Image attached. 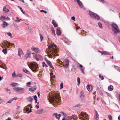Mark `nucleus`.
<instances>
[{
  "mask_svg": "<svg viewBox=\"0 0 120 120\" xmlns=\"http://www.w3.org/2000/svg\"><path fill=\"white\" fill-rule=\"evenodd\" d=\"M46 61L47 62V64L49 65V66H50L53 70H54V67L52 65L51 62L49 61L48 60H46Z\"/></svg>",
  "mask_w": 120,
  "mask_h": 120,
  "instance_id": "10",
  "label": "nucleus"
},
{
  "mask_svg": "<svg viewBox=\"0 0 120 120\" xmlns=\"http://www.w3.org/2000/svg\"><path fill=\"white\" fill-rule=\"evenodd\" d=\"M104 54L105 55H109V53L107 52L104 51L103 52V53H102V55Z\"/></svg>",
  "mask_w": 120,
  "mask_h": 120,
  "instance_id": "31",
  "label": "nucleus"
},
{
  "mask_svg": "<svg viewBox=\"0 0 120 120\" xmlns=\"http://www.w3.org/2000/svg\"><path fill=\"white\" fill-rule=\"evenodd\" d=\"M86 88L89 91L90 90V85H87L86 86Z\"/></svg>",
  "mask_w": 120,
  "mask_h": 120,
  "instance_id": "43",
  "label": "nucleus"
},
{
  "mask_svg": "<svg viewBox=\"0 0 120 120\" xmlns=\"http://www.w3.org/2000/svg\"><path fill=\"white\" fill-rule=\"evenodd\" d=\"M39 35L41 41H42L43 39L44 38L41 34H39Z\"/></svg>",
  "mask_w": 120,
  "mask_h": 120,
  "instance_id": "34",
  "label": "nucleus"
},
{
  "mask_svg": "<svg viewBox=\"0 0 120 120\" xmlns=\"http://www.w3.org/2000/svg\"><path fill=\"white\" fill-rule=\"evenodd\" d=\"M40 12H44L45 13H47V12L46 11H45L44 10H40Z\"/></svg>",
  "mask_w": 120,
  "mask_h": 120,
  "instance_id": "53",
  "label": "nucleus"
},
{
  "mask_svg": "<svg viewBox=\"0 0 120 120\" xmlns=\"http://www.w3.org/2000/svg\"><path fill=\"white\" fill-rule=\"evenodd\" d=\"M56 34L58 36H60L61 34V31L60 28H57Z\"/></svg>",
  "mask_w": 120,
  "mask_h": 120,
  "instance_id": "14",
  "label": "nucleus"
},
{
  "mask_svg": "<svg viewBox=\"0 0 120 120\" xmlns=\"http://www.w3.org/2000/svg\"><path fill=\"white\" fill-rule=\"evenodd\" d=\"M2 52L5 54H6L7 53V50L6 49H4Z\"/></svg>",
  "mask_w": 120,
  "mask_h": 120,
  "instance_id": "28",
  "label": "nucleus"
},
{
  "mask_svg": "<svg viewBox=\"0 0 120 120\" xmlns=\"http://www.w3.org/2000/svg\"><path fill=\"white\" fill-rule=\"evenodd\" d=\"M112 27L115 30H116L118 33L120 32V31L119 30L117 29V25L115 23H113L112 24Z\"/></svg>",
  "mask_w": 120,
  "mask_h": 120,
  "instance_id": "7",
  "label": "nucleus"
},
{
  "mask_svg": "<svg viewBox=\"0 0 120 120\" xmlns=\"http://www.w3.org/2000/svg\"><path fill=\"white\" fill-rule=\"evenodd\" d=\"M30 68L34 72L36 71L38 68V64L35 62H33L31 64V65H28Z\"/></svg>",
  "mask_w": 120,
  "mask_h": 120,
  "instance_id": "2",
  "label": "nucleus"
},
{
  "mask_svg": "<svg viewBox=\"0 0 120 120\" xmlns=\"http://www.w3.org/2000/svg\"><path fill=\"white\" fill-rule=\"evenodd\" d=\"M9 24L5 21L3 22V23L1 24L3 28H5L8 26Z\"/></svg>",
  "mask_w": 120,
  "mask_h": 120,
  "instance_id": "12",
  "label": "nucleus"
},
{
  "mask_svg": "<svg viewBox=\"0 0 120 120\" xmlns=\"http://www.w3.org/2000/svg\"><path fill=\"white\" fill-rule=\"evenodd\" d=\"M108 117L109 120L112 119V117L110 115H108Z\"/></svg>",
  "mask_w": 120,
  "mask_h": 120,
  "instance_id": "49",
  "label": "nucleus"
},
{
  "mask_svg": "<svg viewBox=\"0 0 120 120\" xmlns=\"http://www.w3.org/2000/svg\"><path fill=\"white\" fill-rule=\"evenodd\" d=\"M26 100L28 102L31 103L33 99L32 97L30 96L27 98Z\"/></svg>",
  "mask_w": 120,
  "mask_h": 120,
  "instance_id": "16",
  "label": "nucleus"
},
{
  "mask_svg": "<svg viewBox=\"0 0 120 120\" xmlns=\"http://www.w3.org/2000/svg\"><path fill=\"white\" fill-rule=\"evenodd\" d=\"M60 89H61L63 87V82L61 83L60 85Z\"/></svg>",
  "mask_w": 120,
  "mask_h": 120,
  "instance_id": "48",
  "label": "nucleus"
},
{
  "mask_svg": "<svg viewBox=\"0 0 120 120\" xmlns=\"http://www.w3.org/2000/svg\"><path fill=\"white\" fill-rule=\"evenodd\" d=\"M53 55L54 56H58L57 54L58 51L56 49H54L53 51Z\"/></svg>",
  "mask_w": 120,
  "mask_h": 120,
  "instance_id": "18",
  "label": "nucleus"
},
{
  "mask_svg": "<svg viewBox=\"0 0 120 120\" xmlns=\"http://www.w3.org/2000/svg\"><path fill=\"white\" fill-rule=\"evenodd\" d=\"M30 53L29 50H27V53H26L25 56L26 59H27V58L30 57Z\"/></svg>",
  "mask_w": 120,
  "mask_h": 120,
  "instance_id": "8",
  "label": "nucleus"
},
{
  "mask_svg": "<svg viewBox=\"0 0 120 120\" xmlns=\"http://www.w3.org/2000/svg\"><path fill=\"white\" fill-rule=\"evenodd\" d=\"M80 69L81 71L83 73H84V69L83 68H80Z\"/></svg>",
  "mask_w": 120,
  "mask_h": 120,
  "instance_id": "51",
  "label": "nucleus"
},
{
  "mask_svg": "<svg viewBox=\"0 0 120 120\" xmlns=\"http://www.w3.org/2000/svg\"><path fill=\"white\" fill-rule=\"evenodd\" d=\"M101 3L104 4L105 2V1L104 0H98Z\"/></svg>",
  "mask_w": 120,
  "mask_h": 120,
  "instance_id": "52",
  "label": "nucleus"
},
{
  "mask_svg": "<svg viewBox=\"0 0 120 120\" xmlns=\"http://www.w3.org/2000/svg\"><path fill=\"white\" fill-rule=\"evenodd\" d=\"M87 115L83 113L82 112H81L79 116V118L81 120H85L87 119Z\"/></svg>",
  "mask_w": 120,
  "mask_h": 120,
  "instance_id": "4",
  "label": "nucleus"
},
{
  "mask_svg": "<svg viewBox=\"0 0 120 120\" xmlns=\"http://www.w3.org/2000/svg\"><path fill=\"white\" fill-rule=\"evenodd\" d=\"M42 66L43 67H44L45 66H45L46 67H48V66L46 64H45V63L44 62H42Z\"/></svg>",
  "mask_w": 120,
  "mask_h": 120,
  "instance_id": "37",
  "label": "nucleus"
},
{
  "mask_svg": "<svg viewBox=\"0 0 120 120\" xmlns=\"http://www.w3.org/2000/svg\"><path fill=\"white\" fill-rule=\"evenodd\" d=\"M41 57V56L39 55H36L35 56L34 59L37 61H39Z\"/></svg>",
  "mask_w": 120,
  "mask_h": 120,
  "instance_id": "11",
  "label": "nucleus"
},
{
  "mask_svg": "<svg viewBox=\"0 0 120 120\" xmlns=\"http://www.w3.org/2000/svg\"><path fill=\"white\" fill-rule=\"evenodd\" d=\"M22 76V75L21 74H19L16 75H15V77H21Z\"/></svg>",
  "mask_w": 120,
  "mask_h": 120,
  "instance_id": "35",
  "label": "nucleus"
},
{
  "mask_svg": "<svg viewBox=\"0 0 120 120\" xmlns=\"http://www.w3.org/2000/svg\"><path fill=\"white\" fill-rule=\"evenodd\" d=\"M89 14L91 17L93 19H95L98 20L100 19V17L99 15L90 11H89Z\"/></svg>",
  "mask_w": 120,
  "mask_h": 120,
  "instance_id": "3",
  "label": "nucleus"
},
{
  "mask_svg": "<svg viewBox=\"0 0 120 120\" xmlns=\"http://www.w3.org/2000/svg\"><path fill=\"white\" fill-rule=\"evenodd\" d=\"M49 97V99L48 98V99L51 103L55 102L58 104L60 103L61 101L60 98L55 94H53L52 95V96L50 95Z\"/></svg>",
  "mask_w": 120,
  "mask_h": 120,
  "instance_id": "1",
  "label": "nucleus"
},
{
  "mask_svg": "<svg viewBox=\"0 0 120 120\" xmlns=\"http://www.w3.org/2000/svg\"><path fill=\"white\" fill-rule=\"evenodd\" d=\"M3 10L4 12L6 13V12H8L9 10L8 9L6 8V7H4L3 9Z\"/></svg>",
  "mask_w": 120,
  "mask_h": 120,
  "instance_id": "22",
  "label": "nucleus"
},
{
  "mask_svg": "<svg viewBox=\"0 0 120 120\" xmlns=\"http://www.w3.org/2000/svg\"><path fill=\"white\" fill-rule=\"evenodd\" d=\"M70 119L68 116H67L66 117L65 120H70Z\"/></svg>",
  "mask_w": 120,
  "mask_h": 120,
  "instance_id": "57",
  "label": "nucleus"
},
{
  "mask_svg": "<svg viewBox=\"0 0 120 120\" xmlns=\"http://www.w3.org/2000/svg\"><path fill=\"white\" fill-rule=\"evenodd\" d=\"M99 26L100 28H101L102 27V24L100 22H99L98 23Z\"/></svg>",
  "mask_w": 120,
  "mask_h": 120,
  "instance_id": "47",
  "label": "nucleus"
},
{
  "mask_svg": "<svg viewBox=\"0 0 120 120\" xmlns=\"http://www.w3.org/2000/svg\"><path fill=\"white\" fill-rule=\"evenodd\" d=\"M65 63L64 64V66H65L66 68H67L68 67L69 64V61L67 59H66L64 60Z\"/></svg>",
  "mask_w": 120,
  "mask_h": 120,
  "instance_id": "6",
  "label": "nucleus"
},
{
  "mask_svg": "<svg viewBox=\"0 0 120 120\" xmlns=\"http://www.w3.org/2000/svg\"><path fill=\"white\" fill-rule=\"evenodd\" d=\"M71 117L74 120H76V117L72 115Z\"/></svg>",
  "mask_w": 120,
  "mask_h": 120,
  "instance_id": "46",
  "label": "nucleus"
},
{
  "mask_svg": "<svg viewBox=\"0 0 120 120\" xmlns=\"http://www.w3.org/2000/svg\"><path fill=\"white\" fill-rule=\"evenodd\" d=\"M17 99V98L16 97H15L13 98H12L11 99L12 100V101H13V100H16Z\"/></svg>",
  "mask_w": 120,
  "mask_h": 120,
  "instance_id": "62",
  "label": "nucleus"
},
{
  "mask_svg": "<svg viewBox=\"0 0 120 120\" xmlns=\"http://www.w3.org/2000/svg\"><path fill=\"white\" fill-rule=\"evenodd\" d=\"M80 97L82 100L84 99L85 97V95L84 94L83 92L82 91H81L80 93Z\"/></svg>",
  "mask_w": 120,
  "mask_h": 120,
  "instance_id": "9",
  "label": "nucleus"
},
{
  "mask_svg": "<svg viewBox=\"0 0 120 120\" xmlns=\"http://www.w3.org/2000/svg\"><path fill=\"white\" fill-rule=\"evenodd\" d=\"M5 120H11V117H8L7 119H6Z\"/></svg>",
  "mask_w": 120,
  "mask_h": 120,
  "instance_id": "64",
  "label": "nucleus"
},
{
  "mask_svg": "<svg viewBox=\"0 0 120 120\" xmlns=\"http://www.w3.org/2000/svg\"><path fill=\"white\" fill-rule=\"evenodd\" d=\"M32 49L36 53H38L40 51V50L38 48H32Z\"/></svg>",
  "mask_w": 120,
  "mask_h": 120,
  "instance_id": "19",
  "label": "nucleus"
},
{
  "mask_svg": "<svg viewBox=\"0 0 120 120\" xmlns=\"http://www.w3.org/2000/svg\"><path fill=\"white\" fill-rule=\"evenodd\" d=\"M113 87L112 86L110 85L108 87V89L109 91H112L113 89Z\"/></svg>",
  "mask_w": 120,
  "mask_h": 120,
  "instance_id": "26",
  "label": "nucleus"
},
{
  "mask_svg": "<svg viewBox=\"0 0 120 120\" xmlns=\"http://www.w3.org/2000/svg\"><path fill=\"white\" fill-rule=\"evenodd\" d=\"M60 113H62V114L64 115V117H66V116H67V115L66 114V113H64V112H60Z\"/></svg>",
  "mask_w": 120,
  "mask_h": 120,
  "instance_id": "39",
  "label": "nucleus"
},
{
  "mask_svg": "<svg viewBox=\"0 0 120 120\" xmlns=\"http://www.w3.org/2000/svg\"><path fill=\"white\" fill-rule=\"evenodd\" d=\"M43 112V109H41L39 110H37L36 111V112L38 114H41Z\"/></svg>",
  "mask_w": 120,
  "mask_h": 120,
  "instance_id": "24",
  "label": "nucleus"
},
{
  "mask_svg": "<svg viewBox=\"0 0 120 120\" xmlns=\"http://www.w3.org/2000/svg\"><path fill=\"white\" fill-rule=\"evenodd\" d=\"M10 20V19L8 17H6V19H5V20Z\"/></svg>",
  "mask_w": 120,
  "mask_h": 120,
  "instance_id": "54",
  "label": "nucleus"
},
{
  "mask_svg": "<svg viewBox=\"0 0 120 120\" xmlns=\"http://www.w3.org/2000/svg\"><path fill=\"white\" fill-rule=\"evenodd\" d=\"M99 77L102 80H103L104 79V77L103 76H101V75L100 74H99Z\"/></svg>",
  "mask_w": 120,
  "mask_h": 120,
  "instance_id": "38",
  "label": "nucleus"
},
{
  "mask_svg": "<svg viewBox=\"0 0 120 120\" xmlns=\"http://www.w3.org/2000/svg\"><path fill=\"white\" fill-rule=\"evenodd\" d=\"M19 7V8L20 9L21 11L23 13V14H25V11H23L22 8L21 7Z\"/></svg>",
  "mask_w": 120,
  "mask_h": 120,
  "instance_id": "42",
  "label": "nucleus"
},
{
  "mask_svg": "<svg viewBox=\"0 0 120 120\" xmlns=\"http://www.w3.org/2000/svg\"><path fill=\"white\" fill-rule=\"evenodd\" d=\"M12 75L13 77L14 76V75H15H15H15V71H14L13 72V73L12 74Z\"/></svg>",
  "mask_w": 120,
  "mask_h": 120,
  "instance_id": "61",
  "label": "nucleus"
},
{
  "mask_svg": "<svg viewBox=\"0 0 120 120\" xmlns=\"http://www.w3.org/2000/svg\"><path fill=\"white\" fill-rule=\"evenodd\" d=\"M77 65L78 67H80L81 68H82L83 67V66L82 65L80 64L79 63H77Z\"/></svg>",
  "mask_w": 120,
  "mask_h": 120,
  "instance_id": "41",
  "label": "nucleus"
},
{
  "mask_svg": "<svg viewBox=\"0 0 120 120\" xmlns=\"http://www.w3.org/2000/svg\"><path fill=\"white\" fill-rule=\"evenodd\" d=\"M6 41L7 42V44L8 45H7V44H5V45H6L7 46V47L9 48H10V47L11 46V45H12L13 44L11 43L8 42L7 41Z\"/></svg>",
  "mask_w": 120,
  "mask_h": 120,
  "instance_id": "23",
  "label": "nucleus"
},
{
  "mask_svg": "<svg viewBox=\"0 0 120 120\" xmlns=\"http://www.w3.org/2000/svg\"><path fill=\"white\" fill-rule=\"evenodd\" d=\"M18 54L19 56H21V55L23 54V52L22 50L21 49L19 48L18 49Z\"/></svg>",
  "mask_w": 120,
  "mask_h": 120,
  "instance_id": "13",
  "label": "nucleus"
},
{
  "mask_svg": "<svg viewBox=\"0 0 120 120\" xmlns=\"http://www.w3.org/2000/svg\"><path fill=\"white\" fill-rule=\"evenodd\" d=\"M77 82H78V86H79V84L80 83V79L79 77H78L77 79Z\"/></svg>",
  "mask_w": 120,
  "mask_h": 120,
  "instance_id": "29",
  "label": "nucleus"
},
{
  "mask_svg": "<svg viewBox=\"0 0 120 120\" xmlns=\"http://www.w3.org/2000/svg\"><path fill=\"white\" fill-rule=\"evenodd\" d=\"M77 2L80 7L82 8L83 7V5L82 2L79 0H77Z\"/></svg>",
  "mask_w": 120,
  "mask_h": 120,
  "instance_id": "15",
  "label": "nucleus"
},
{
  "mask_svg": "<svg viewBox=\"0 0 120 120\" xmlns=\"http://www.w3.org/2000/svg\"><path fill=\"white\" fill-rule=\"evenodd\" d=\"M99 116V115H96L94 116L95 119L96 120H97L98 119V117Z\"/></svg>",
  "mask_w": 120,
  "mask_h": 120,
  "instance_id": "44",
  "label": "nucleus"
},
{
  "mask_svg": "<svg viewBox=\"0 0 120 120\" xmlns=\"http://www.w3.org/2000/svg\"><path fill=\"white\" fill-rule=\"evenodd\" d=\"M26 86H27L28 87H30L31 86L30 85L31 84V82H29L27 83H26Z\"/></svg>",
  "mask_w": 120,
  "mask_h": 120,
  "instance_id": "30",
  "label": "nucleus"
},
{
  "mask_svg": "<svg viewBox=\"0 0 120 120\" xmlns=\"http://www.w3.org/2000/svg\"><path fill=\"white\" fill-rule=\"evenodd\" d=\"M37 88V87L35 86H33L32 87L30 88L29 89V91L31 92H33V91L36 90Z\"/></svg>",
  "mask_w": 120,
  "mask_h": 120,
  "instance_id": "17",
  "label": "nucleus"
},
{
  "mask_svg": "<svg viewBox=\"0 0 120 120\" xmlns=\"http://www.w3.org/2000/svg\"><path fill=\"white\" fill-rule=\"evenodd\" d=\"M12 101V99H11L9 101H8L7 103H11L12 101Z\"/></svg>",
  "mask_w": 120,
  "mask_h": 120,
  "instance_id": "55",
  "label": "nucleus"
},
{
  "mask_svg": "<svg viewBox=\"0 0 120 120\" xmlns=\"http://www.w3.org/2000/svg\"><path fill=\"white\" fill-rule=\"evenodd\" d=\"M17 84V83H12L10 85L13 86L14 87Z\"/></svg>",
  "mask_w": 120,
  "mask_h": 120,
  "instance_id": "40",
  "label": "nucleus"
},
{
  "mask_svg": "<svg viewBox=\"0 0 120 120\" xmlns=\"http://www.w3.org/2000/svg\"><path fill=\"white\" fill-rule=\"evenodd\" d=\"M4 89L5 90H6L8 92V91H10V90L9 89H8V88H4Z\"/></svg>",
  "mask_w": 120,
  "mask_h": 120,
  "instance_id": "58",
  "label": "nucleus"
},
{
  "mask_svg": "<svg viewBox=\"0 0 120 120\" xmlns=\"http://www.w3.org/2000/svg\"><path fill=\"white\" fill-rule=\"evenodd\" d=\"M107 95H108V96H109V97H112V96H111V95L109 93H107Z\"/></svg>",
  "mask_w": 120,
  "mask_h": 120,
  "instance_id": "60",
  "label": "nucleus"
},
{
  "mask_svg": "<svg viewBox=\"0 0 120 120\" xmlns=\"http://www.w3.org/2000/svg\"><path fill=\"white\" fill-rule=\"evenodd\" d=\"M55 45L51 44L49 45L48 47V48H50L52 47H55Z\"/></svg>",
  "mask_w": 120,
  "mask_h": 120,
  "instance_id": "32",
  "label": "nucleus"
},
{
  "mask_svg": "<svg viewBox=\"0 0 120 120\" xmlns=\"http://www.w3.org/2000/svg\"><path fill=\"white\" fill-rule=\"evenodd\" d=\"M34 98L35 100H37V96L36 95H35L34 96Z\"/></svg>",
  "mask_w": 120,
  "mask_h": 120,
  "instance_id": "56",
  "label": "nucleus"
},
{
  "mask_svg": "<svg viewBox=\"0 0 120 120\" xmlns=\"http://www.w3.org/2000/svg\"><path fill=\"white\" fill-rule=\"evenodd\" d=\"M52 32L53 34L55 35V32L54 30L53 27L52 28Z\"/></svg>",
  "mask_w": 120,
  "mask_h": 120,
  "instance_id": "50",
  "label": "nucleus"
},
{
  "mask_svg": "<svg viewBox=\"0 0 120 120\" xmlns=\"http://www.w3.org/2000/svg\"><path fill=\"white\" fill-rule=\"evenodd\" d=\"M15 20V21L16 22H20L21 21H22V20L21 19H19L18 21H17V20Z\"/></svg>",
  "mask_w": 120,
  "mask_h": 120,
  "instance_id": "45",
  "label": "nucleus"
},
{
  "mask_svg": "<svg viewBox=\"0 0 120 120\" xmlns=\"http://www.w3.org/2000/svg\"><path fill=\"white\" fill-rule=\"evenodd\" d=\"M80 106V104H78L76 105L75 106V107H79Z\"/></svg>",
  "mask_w": 120,
  "mask_h": 120,
  "instance_id": "59",
  "label": "nucleus"
},
{
  "mask_svg": "<svg viewBox=\"0 0 120 120\" xmlns=\"http://www.w3.org/2000/svg\"><path fill=\"white\" fill-rule=\"evenodd\" d=\"M52 23L54 27H57L58 26V25L56 23L55 21L53 20H52Z\"/></svg>",
  "mask_w": 120,
  "mask_h": 120,
  "instance_id": "21",
  "label": "nucleus"
},
{
  "mask_svg": "<svg viewBox=\"0 0 120 120\" xmlns=\"http://www.w3.org/2000/svg\"><path fill=\"white\" fill-rule=\"evenodd\" d=\"M6 16L1 15L0 17V19L2 22H4V20H5Z\"/></svg>",
  "mask_w": 120,
  "mask_h": 120,
  "instance_id": "20",
  "label": "nucleus"
},
{
  "mask_svg": "<svg viewBox=\"0 0 120 120\" xmlns=\"http://www.w3.org/2000/svg\"><path fill=\"white\" fill-rule=\"evenodd\" d=\"M23 71L24 72H25V73H28V74H29V71H28V70H27L26 69H23Z\"/></svg>",
  "mask_w": 120,
  "mask_h": 120,
  "instance_id": "36",
  "label": "nucleus"
},
{
  "mask_svg": "<svg viewBox=\"0 0 120 120\" xmlns=\"http://www.w3.org/2000/svg\"><path fill=\"white\" fill-rule=\"evenodd\" d=\"M7 34L8 35L10 36L11 37V38H12L13 36H12V35L11 34L10 32H7Z\"/></svg>",
  "mask_w": 120,
  "mask_h": 120,
  "instance_id": "33",
  "label": "nucleus"
},
{
  "mask_svg": "<svg viewBox=\"0 0 120 120\" xmlns=\"http://www.w3.org/2000/svg\"><path fill=\"white\" fill-rule=\"evenodd\" d=\"M31 105V104H29L27 105V106H26L25 107L24 109L25 110H26V111H28L29 110V108L28 106L29 107L30 105Z\"/></svg>",
  "mask_w": 120,
  "mask_h": 120,
  "instance_id": "27",
  "label": "nucleus"
},
{
  "mask_svg": "<svg viewBox=\"0 0 120 120\" xmlns=\"http://www.w3.org/2000/svg\"><path fill=\"white\" fill-rule=\"evenodd\" d=\"M13 89L15 91H18L21 94L23 93L25 90V89L24 88L20 87H15L13 88Z\"/></svg>",
  "mask_w": 120,
  "mask_h": 120,
  "instance_id": "5",
  "label": "nucleus"
},
{
  "mask_svg": "<svg viewBox=\"0 0 120 120\" xmlns=\"http://www.w3.org/2000/svg\"><path fill=\"white\" fill-rule=\"evenodd\" d=\"M55 116L56 118L58 119V120H59L60 119V118H59V117H58V114L57 113H54L53 115V116Z\"/></svg>",
  "mask_w": 120,
  "mask_h": 120,
  "instance_id": "25",
  "label": "nucleus"
},
{
  "mask_svg": "<svg viewBox=\"0 0 120 120\" xmlns=\"http://www.w3.org/2000/svg\"><path fill=\"white\" fill-rule=\"evenodd\" d=\"M71 19L72 20H73L74 21L75 20V17L74 16H72L71 17Z\"/></svg>",
  "mask_w": 120,
  "mask_h": 120,
  "instance_id": "63",
  "label": "nucleus"
}]
</instances>
